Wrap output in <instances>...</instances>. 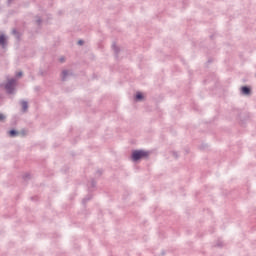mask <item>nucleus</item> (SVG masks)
<instances>
[{"label": "nucleus", "mask_w": 256, "mask_h": 256, "mask_svg": "<svg viewBox=\"0 0 256 256\" xmlns=\"http://www.w3.org/2000/svg\"><path fill=\"white\" fill-rule=\"evenodd\" d=\"M23 77V71H18L15 73V78H8L7 82L4 85V89L7 95H15V91L17 88V79H21Z\"/></svg>", "instance_id": "f257e3e1"}, {"label": "nucleus", "mask_w": 256, "mask_h": 256, "mask_svg": "<svg viewBox=\"0 0 256 256\" xmlns=\"http://www.w3.org/2000/svg\"><path fill=\"white\" fill-rule=\"evenodd\" d=\"M150 151L143 150V149H135L132 150L130 158L133 163H139L141 159H149Z\"/></svg>", "instance_id": "f03ea898"}, {"label": "nucleus", "mask_w": 256, "mask_h": 256, "mask_svg": "<svg viewBox=\"0 0 256 256\" xmlns=\"http://www.w3.org/2000/svg\"><path fill=\"white\" fill-rule=\"evenodd\" d=\"M240 93L245 96H249L252 93V88L249 85H244L240 88Z\"/></svg>", "instance_id": "7ed1b4c3"}, {"label": "nucleus", "mask_w": 256, "mask_h": 256, "mask_svg": "<svg viewBox=\"0 0 256 256\" xmlns=\"http://www.w3.org/2000/svg\"><path fill=\"white\" fill-rule=\"evenodd\" d=\"M238 119L241 125H245V122L249 121V113L238 114Z\"/></svg>", "instance_id": "20e7f679"}, {"label": "nucleus", "mask_w": 256, "mask_h": 256, "mask_svg": "<svg viewBox=\"0 0 256 256\" xmlns=\"http://www.w3.org/2000/svg\"><path fill=\"white\" fill-rule=\"evenodd\" d=\"M0 47H2V49L7 47V35L4 33L0 34Z\"/></svg>", "instance_id": "39448f33"}, {"label": "nucleus", "mask_w": 256, "mask_h": 256, "mask_svg": "<svg viewBox=\"0 0 256 256\" xmlns=\"http://www.w3.org/2000/svg\"><path fill=\"white\" fill-rule=\"evenodd\" d=\"M89 194L83 198L82 200V205H86L87 202L91 201L93 199V194H91L93 192V190H91V188H88Z\"/></svg>", "instance_id": "423d86ee"}, {"label": "nucleus", "mask_w": 256, "mask_h": 256, "mask_svg": "<svg viewBox=\"0 0 256 256\" xmlns=\"http://www.w3.org/2000/svg\"><path fill=\"white\" fill-rule=\"evenodd\" d=\"M145 99V94H143V92L138 91L136 92L135 96H134V101H143Z\"/></svg>", "instance_id": "0eeeda50"}, {"label": "nucleus", "mask_w": 256, "mask_h": 256, "mask_svg": "<svg viewBox=\"0 0 256 256\" xmlns=\"http://www.w3.org/2000/svg\"><path fill=\"white\" fill-rule=\"evenodd\" d=\"M112 49H113V51L115 53L116 59H118L119 58V53H121V49L117 46L116 42H113Z\"/></svg>", "instance_id": "6e6552de"}, {"label": "nucleus", "mask_w": 256, "mask_h": 256, "mask_svg": "<svg viewBox=\"0 0 256 256\" xmlns=\"http://www.w3.org/2000/svg\"><path fill=\"white\" fill-rule=\"evenodd\" d=\"M21 107H22V112L27 113V111L29 110V101L22 100L21 101Z\"/></svg>", "instance_id": "1a4fd4ad"}, {"label": "nucleus", "mask_w": 256, "mask_h": 256, "mask_svg": "<svg viewBox=\"0 0 256 256\" xmlns=\"http://www.w3.org/2000/svg\"><path fill=\"white\" fill-rule=\"evenodd\" d=\"M8 135H9V137H17V135H19V131L15 128H11L8 131Z\"/></svg>", "instance_id": "9d476101"}, {"label": "nucleus", "mask_w": 256, "mask_h": 256, "mask_svg": "<svg viewBox=\"0 0 256 256\" xmlns=\"http://www.w3.org/2000/svg\"><path fill=\"white\" fill-rule=\"evenodd\" d=\"M67 77H69V70H62V81H67Z\"/></svg>", "instance_id": "9b49d317"}, {"label": "nucleus", "mask_w": 256, "mask_h": 256, "mask_svg": "<svg viewBox=\"0 0 256 256\" xmlns=\"http://www.w3.org/2000/svg\"><path fill=\"white\" fill-rule=\"evenodd\" d=\"M36 25H38V27H41V25H43V19L39 15H36Z\"/></svg>", "instance_id": "f8f14e48"}, {"label": "nucleus", "mask_w": 256, "mask_h": 256, "mask_svg": "<svg viewBox=\"0 0 256 256\" xmlns=\"http://www.w3.org/2000/svg\"><path fill=\"white\" fill-rule=\"evenodd\" d=\"M23 181H31V173L27 172L24 175H22Z\"/></svg>", "instance_id": "ddd939ff"}, {"label": "nucleus", "mask_w": 256, "mask_h": 256, "mask_svg": "<svg viewBox=\"0 0 256 256\" xmlns=\"http://www.w3.org/2000/svg\"><path fill=\"white\" fill-rule=\"evenodd\" d=\"M12 34L15 35L16 38L21 39V33H19L17 29L14 28Z\"/></svg>", "instance_id": "4468645a"}, {"label": "nucleus", "mask_w": 256, "mask_h": 256, "mask_svg": "<svg viewBox=\"0 0 256 256\" xmlns=\"http://www.w3.org/2000/svg\"><path fill=\"white\" fill-rule=\"evenodd\" d=\"M97 187V180L95 178L91 179V189H96Z\"/></svg>", "instance_id": "2eb2a0df"}, {"label": "nucleus", "mask_w": 256, "mask_h": 256, "mask_svg": "<svg viewBox=\"0 0 256 256\" xmlns=\"http://www.w3.org/2000/svg\"><path fill=\"white\" fill-rule=\"evenodd\" d=\"M5 119H7V116H5V114L0 113V123H3V121H5Z\"/></svg>", "instance_id": "dca6fc26"}, {"label": "nucleus", "mask_w": 256, "mask_h": 256, "mask_svg": "<svg viewBox=\"0 0 256 256\" xmlns=\"http://www.w3.org/2000/svg\"><path fill=\"white\" fill-rule=\"evenodd\" d=\"M77 45H80V46L85 45V40L83 39L78 40Z\"/></svg>", "instance_id": "f3484780"}, {"label": "nucleus", "mask_w": 256, "mask_h": 256, "mask_svg": "<svg viewBox=\"0 0 256 256\" xmlns=\"http://www.w3.org/2000/svg\"><path fill=\"white\" fill-rule=\"evenodd\" d=\"M31 201H39V196H32Z\"/></svg>", "instance_id": "a211bd4d"}, {"label": "nucleus", "mask_w": 256, "mask_h": 256, "mask_svg": "<svg viewBox=\"0 0 256 256\" xmlns=\"http://www.w3.org/2000/svg\"><path fill=\"white\" fill-rule=\"evenodd\" d=\"M96 174L98 175V177H101V175H103V170H97Z\"/></svg>", "instance_id": "6ab92c4d"}, {"label": "nucleus", "mask_w": 256, "mask_h": 256, "mask_svg": "<svg viewBox=\"0 0 256 256\" xmlns=\"http://www.w3.org/2000/svg\"><path fill=\"white\" fill-rule=\"evenodd\" d=\"M213 63V58H209L208 61L206 62V65H211Z\"/></svg>", "instance_id": "aec40b11"}, {"label": "nucleus", "mask_w": 256, "mask_h": 256, "mask_svg": "<svg viewBox=\"0 0 256 256\" xmlns=\"http://www.w3.org/2000/svg\"><path fill=\"white\" fill-rule=\"evenodd\" d=\"M216 247H223V242L218 241V242L216 243Z\"/></svg>", "instance_id": "412c9836"}, {"label": "nucleus", "mask_w": 256, "mask_h": 256, "mask_svg": "<svg viewBox=\"0 0 256 256\" xmlns=\"http://www.w3.org/2000/svg\"><path fill=\"white\" fill-rule=\"evenodd\" d=\"M21 135H23V136L27 135V130L22 129V130H21Z\"/></svg>", "instance_id": "4be33fe9"}, {"label": "nucleus", "mask_w": 256, "mask_h": 256, "mask_svg": "<svg viewBox=\"0 0 256 256\" xmlns=\"http://www.w3.org/2000/svg\"><path fill=\"white\" fill-rule=\"evenodd\" d=\"M173 156L175 157V159H179V154L177 152H173Z\"/></svg>", "instance_id": "5701e85b"}, {"label": "nucleus", "mask_w": 256, "mask_h": 256, "mask_svg": "<svg viewBox=\"0 0 256 256\" xmlns=\"http://www.w3.org/2000/svg\"><path fill=\"white\" fill-rule=\"evenodd\" d=\"M13 3V0H7V6L9 7Z\"/></svg>", "instance_id": "b1692460"}, {"label": "nucleus", "mask_w": 256, "mask_h": 256, "mask_svg": "<svg viewBox=\"0 0 256 256\" xmlns=\"http://www.w3.org/2000/svg\"><path fill=\"white\" fill-rule=\"evenodd\" d=\"M63 61H65V57L60 58V63H63Z\"/></svg>", "instance_id": "393cba45"}, {"label": "nucleus", "mask_w": 256, "mask_h": 256, "mask_svg": "<svg viewBox=\"0 0 256 256\" xmlns=\"http://www.w3.org/2000/svg\"><path fill=\"white\" fill-rule=\"evenodd\" d=\"M166 253H167V252H166L165 250H162L161 255H162V256H165Z\"/></svg>", "instance_id": "a878e982"}, {"label": "nucleus", "mask_w": 256, "mask_h": 256, "mask_svg": "<svg viewBox=\"0 0 256 256\" xmlns=\"http://www.w3.org/2000/svg\"><path fill=\"white\" fill-rule=\"evenodd\" d=\"M215 37V34L210 35V39H213Z\"/></svg>", "instance_id": "bb28decb"}, {"label": "nucleus", "mask_w": 256, "mask_h": 256, "mask_svg": "<svg viewBox=\"0 0 256 256\" xmlns=\"http://www.w3.org/2000/svg\"><path fill=\"white\" fill-rule=\"evenodd\" d=\"M200 149H205V145L202 144V145L200 146Z\"/></svg>", "instance_id": "cd10ccee"}, {"label": "nucleus", "mask_w": 256, "mask_h": 256, "mask_svg": "<svg viewBox=\"0 0 256 256\" xmlns=\"http://www.w3.org/2000/svg\"><path fill=\"white\" fill-rule=\"evenodd\" d=\"M40 75H42V76H43V75H45V72H43V71H40Z\"/></svg>", "instance_id": "c85d7f7f"}, {"label": "nucleus", "mask_w": 256, "mask_h": 256, "mask_svg": "<svg viewBox=\"0 0 256 256\" xmlns=\"http://www.w3.org/2000/svg\"><path fill=\"white\" fill-rule=\"evenodd\" d=\"M69 170V168L68 167H66V169H65V171H64V173H67V171Z\"/></svg>", "instance_id": "c756f323"}, {"label": "nucleus", "mask_w": 256, "mask_h": 256, "mask_svg": "<svg viewBox=\"0 0 256 256\" xmlns=\"http://www.w3.org/2000/svg\"><path fill=\"white\" fill-rule=\"evenodd\" d=\"M210 233H215V230H210Z\"/></svg>", "instance_id": "7c9ffc66"}, {"label": "nucleus", "mask_w": 256, "mask_h": 256, "mask_svg": "<svg viewBox=\"0 0 256 256\" xmlns=\"http://www.w3.org/2000/svg\"><path fill=\"white\" fill-rule=\"evenodd\" d=\"M181 61H182V63H185V60H184V59H182Z\"/></svg>", "instance_id": "2f4dec72"}]
</instances>
